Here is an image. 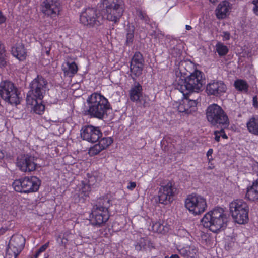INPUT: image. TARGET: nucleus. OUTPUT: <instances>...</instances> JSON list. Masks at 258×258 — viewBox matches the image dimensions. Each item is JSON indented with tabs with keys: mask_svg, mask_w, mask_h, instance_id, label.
I'll list each match as a JSON object with an SVG mask.
<instances>
[{
	"mask_svg": "<svg viewBox=\"0 0 258 258\" xmlns=\"http://www.w3.org/2000/svg\"><path fill=\"white\" fill-rule=\"evenodd\" d=\"M228 218L222 208H217L206 213L201 220L202 225L214 233L227 227Z\"/></svg>",
	"mask_w": 258,
	"mask_h": 258,
	"instance_id": "nucleus-1",
	"label": "nucleus"
},
{
	"mask_svg": "<svg viewBox=\"0 0 258 258\" xmlns=\"http://www.w3.org/2000/svg\"><path fill=\"white\" fill-rule=\"evenodd\" d=\"M110 200L108 197L100 198L93 206L90 215V221L92 225L98 227L103 225L108 220V209L111 205Z\"/></svg>",
	"mask_w": 258,
	"mask_h": 258,
	"instance_id": "nucleus-2",
	"label": "nucleus"
},
{
	"mask_svg": "<svg viewBox=\"0 0 258 258\" xmlns=\"http://www.w3.org/2000/svg\"><path fill=\"white\" fill-rule=\"evenodd\" d=\"M89 105L88 113L93 117L102 119L110 108L108 100L97 93H92L87 99Z\"/></svg>",
	"mask_w": 258,
	"mask_h": 258,
	"instance_id": "nucleus-3",
	"label": "nucleus"
},
{
	"mask_svg": "<svg viewBox=\"0 0 258 258\" xmlns=\"http://www.w3.org/2000/svg\"><path fill=\"white\" fill-rule=\"evenodd\" d=\"M206 117L211 125L216 127H228L229 121L223 109L217 104L210 105L207 108Z\"/></svg>",
	"mask_w": 258,
	"mask_h": 258,
	"instance_id": "nucleus-4",
	"label": "nucleus"
},
{
	"mask_svg": "<svg viewBox=\"0 0 258 258\" xmlns=\"http://www.w3.org/2000/svg\"><path fill=\"white\" fill-rule=\"evenodd\" d=\"M190 73V75L185 78L182 84H179L177 87V89L183 95L193 92H198L203 84V73L201 71L195 70L193 73Z\"/></svg>",
	"mask_w": 258,
	"mask_h": 258,
	"instance_id": "nucleus-5",
	"label": "nucleus"
},
{
	"mask_svg": "<svg viewBox=\"0 0 258 258\" xmlns=\"http://www.w3.org/2000/svg\"><path fill=\"white\" fill-rule=\"evenodd\" d=\"M103 5L105 9L102 13L106 19L115 23L118 21L124 11L122 0H104Z\"/></svg>",
	"mask_w": 258,
	"mask_h": 258,
	"instance_id": "nucleus-6",
	"label": "nucleus"
},
{
	"mask_svg": "<svg viewBox=\"0 0 258 258\" xmlns=\"http://www.w3.org/2000/svg\"><path fill=\"white\" fill-rule=\"evenodd\" d=\"M230 211L235 222L244 224L248 220L249 207L242 200L232 201L229 205Z\"/></svg>",
	"mask_w": 258,
	"mask_h": 258,
	"instance_id": "nucleus-7",
	"label": "nucleus"
},
{
	"mask_svg": "<svg viewBox=\"0 0 258 258\" xmlns=\"http://www.w3.org/2000/svg\"><path fill=\"white\" fill-rule=\"evenodd\" d=\"M0 96L6 102L12 105L20 103L19 93L13 83L4 80L0 83Z\"/></svg>",
	"mask_w": 258,
	"mask_h": 258,
	"instance_id": "nucleus-8",
	"label": "nucleus"
},
{
	"mask_svg": "<svg viewBox=\"0 0 258 258\" xmlns=\"http://www.w3.org/2000/svg\"><path fill=\"white\" fill-rule=\"evenodd\" d=\"M40 185V181L36 176L25 177L15 180L13 183L15 191L24 193L36 192L38 190Z\"/></svg>",
	"mask_w": 258,
	"mask_h": 258,
	"instance_id": "nucleus-9",
	"label": "nucleus"
},
{
	"mask_svg": "<svg viewBox=\"0 0 258 258\" xmlns=\"http://www.w3.org/2000/svg\"><path fill=\"white\" fill-rule=\"evenodd\" d=\"M185 206L195 215L201 214L207 207L206 199L196 194H192L187 196L185 201Z\"/></svg>",
	"mask_w": 258,
	"mask_h": 258,
	"instance_id": "nucleus-10",
	"label": "nucleus"
},
{
	"mask_svg": "<svg viewBox=\"0 0 258 258\" xmlns=\"http://www.w3.org/2000/svg\"><path fill=\"white\" fill-rule=\"evenodd\" d=\"M47 82L43 77L38 76L31 83L30 90L27 96V101L29 102L33 99L41 100L45 92Z\"/></svg>",
	"mask_w": 258,
	"mask_h": 258,
	"instance_id": "nucleus-11",
	"label": "nucleus"
},
{
	"mask_svg": "<svg viewBox=\"0 0 258 258\" xmlns=\"http://www.w3.org/2000/svg\"><path fill=\"white\" fill-rule=\"evenodd\" d=\"M80 21L83 25L89 27L98 26L102 23V17L96 9L88 8L81 13Z\"/></svg>",
	"mask_w": 258,
	"mask_h": 258,
	"instance_id": "nucleus-12",
	"label": "nucleus"
},
{
	"mask_svg": "<svg viewBox=\"0 0 258 258\" xmlns=\"http://www.w3.org/2000/svg\"><path fill=\"white\" fill-rule=\"evenodd\" d=\"M25 239L21 235H13L9 242L5 258H17L23 249Z\"/></svg>",
	"mask_w": 258,
	"mask_h": 258,
	"instance_id": "nucleus-13",
	"label": "nucleus"
},
{
	"mask_svg": "<svg viewBox=\"0 0 258 258\" xmlns=\"http://www.w3.org/2000/svg\"><path fill=\"white\" fill-rule=\"evenodd\" d=\"M183 96L182 99L176 102L175 105L179 112L187 115L190 114L196 110L198 98L192 97L191 94L189 93Z\"/></svg>",
	"mask_w": 258,
	"mask_h": 258,
	"instance_id": "nucleus-14",
	"label": "nucleus"
},
{
	"mask_svg": "<svg viewBox=\"0 0 258 258\" xmlns=\"http://www.w3.org/2000/svg\"><path fill=\"white\" fill-rule=\"evenodd\" d=\"M176 191L175 183L169 181L165 185H162L158 191V200L161 204L167 205L172 202Z\"/></svg>",
	"mask_w": 258,
	"mask_h": 258,
	"instance_id": "nucleus-15",
	"label": "nucleus"
},
{
	"mask_svg": "<svg viewBox=\"0 0 258 258\" xmlns=\"http://www.w3.org/2000/svg\"><path fill=\"white\" fill-rule=\"evenodd\" d=\"M40 9L45 16L54 18L59 14L60 3L59 0H43L40 4Z\"/></svg>",
	"mask_w": 258,
	"mask_h": 258,
	"instance_id": "nucleus-16",
	"label": "nucleus"
},
{
	"mask_svg": "<svg viewBox=\"0 0 258 258\" xmlns=\"http://www.w3.org/2000/svg\"><path fill=\"white\" fill-rule=\"evenodd\" d=\"M102 133L99 127L92 125L83 126L81 130V136L84 140L89 142L95 143L102 136Z\"/></svg>",
	"mask_w": 258,
	"mask_h": 258,
	"instance_id": "nucleus-17",
	"label": "nucleus"
},
{
	"mask_svg": "<svg viewBox=\"0 0 258 258\" xmlns=\"http://www.w3.org/2000/svg\"><path fill=\"white\" fill-rule=\"evenodd\" d=\"M17 166L23 172L34 171L37 166L36 158L28 155L18 157Z\"/></svg>",
	"mask_w": 258,
	"mask_h": 258,
	"instance_id": "nucleus-18",
	"label": "nucleus"
},
{
	"mask_svg": "<svg viewBox=\"0 0 258 258\" xmlns=\"http://www.w3.org/2000/svg\"><path fill=\"white\" fill-rule=\"evenodd\" d=\"M227 87L222 81H213L207 84L206 92L208 95L221 96L226 91Z\"/></svg>",
	"mask_w": 258,
	"mask_h": 258,
	"instance_id": "nucleus-19",
	"label": "nucleus"
},
{
	"mask_svg": "<svg viewBox=\"0 0 258 258\" xmlns=\"http://www.w3.org/2000/svg\"><path fill=\"white\" fill-rule=\"evenodd\" d=\"M231 9V5L228 1L221 2L215 10L217 18L219 19L225 18L229 14Z\"/></svg>",
	"mask_w": 258,
	"mask_h": 258,
	"instance_id": "nucleus-20",
	"label": "nucleus"
},
{
	"mask_svg": "<svg viewBox=\"0 0 258 258\" xmlns=\"http://www.w3.org/2000/svg\"><path fill=\"white\" fill-rule=\"evenodd\" d=\"M142 87L139 83L135 82L133 85L130 91V97L131 100L133 102H137L140 100V98L142 97Z\"/></svg>",
	"mask_w": 258,
	"mask_h": 258,
	"instance_id": "nucleus-21",
	"label": "nucleus"
},
{
	"mask_svg": "<svg viewBox=\"0 0 258 258\" xmlns=\"http://www.w3.org/2000/svg\"><path fill=\"white\" fill-rule=\"evenodd\" d=\"M245 196L250 201L258 200V179L253 183L252 186L247 188Z\"/></svg>",
	"mask_w": 258,
	"mask_h": 258,
	"instance_id": "nucleus-22",
	"label": "nucleus"
},
{
	"mask_svg": "<svg viewBox=\"0 0 258 258\" xmlns=\"http://www.w3.org/2000/svg\"><path fill=\"white\" fill-rule=\"evenodd\" d=\"M248 132L254 135H258V117H251L246 123Z\"/></svg>",
	"mask_w": 258,
	"mask_h": 258,
	"instance_id": "nucleus-23",
	"label": "nucleus"
},
{
	"mask_svg": "<svg viewBox=\"0 0 258 258\" xmlns=\"http://www.w3.org/2000/svg\"><path fill=\"white\" fill-rule=\"evenodd\" d=\"M66 66H63V71L68 75L72 76L78 71V67L75 62H67Z\"/></svg>",
	"mask_w": 258,
	"mask_h": 258,
	"instance_id": "nucleus-24",
	"label": "nucleus"
},
{
	"mask_svg": "<svg viewBox=\"0 0 258 258\" xmlns=\"http://www.w3.org/2000/svg\"><path fill=\"white\" fill-rule=\"evenodd\" d=\"M88 183L89 186L99 183L102 180V175L97 172L87 174Z\"/></svg>",
	"mask_w": 258,
	"mask_h": 258,
	"instance_id": "nucleus-25",
	"label": "nucleus"
},
{
	"mask_svg": "<svg viewBox=\"0 0 258 258\" xmlns=\"http://www.w3.org/2000/svg\"><path fill=\"white\" fill-rule=\"evenodd\" d=\"M143 67V66H140L131 63L130 71L132 73L131 77L133 80H136L137 77L140 76L142 74Z\"/></svg>",
	"mask_w": 258,
	"mask_h": 258,
	"instance_id": "nucleus-26",
	"label": "nucleus"
},
{
	"mask_svg": "<svg viewBox=\"0 0 258 258\" xmlns=\"http://www.w3.org/2000/svg\"><path fill=\"white\" fill-rule=\"evenodd\" d=\"M37 99H33V100H31L30 101L28 102V103L34 105L33 111L36 113L41 114L45 110V106L42 104L41 102L38 103Z\"/></svg>",
	"mask_w": 258,
	"mask_h": 258,
	"instance_id": "nucleus-27",
	"label": "nucleus"
},
{
	"mask_svg": "<svg viewBox=\"0 0 258 258\" xmlns=\"http://www.w3.org/2000/svg\"><path fill=\"white\" fill-rule=\"evenodd\" d=\"M13 51V54L20 60H24L26 56V52L23 46L18 45Z\"/></svg>",
	"mask_w": 258,
	"mask_h": 258,
	"instance_id": "nucleus-28",
	"label": "nucleus"
},
{
	"mask_svg": "<svg viewBox=\"0 0 258 258\" xmlns=\"http://www.w3.org/2000/svg\"><path fill=\"white\" fill-rule=\"evenodd\" d=\"M234 86L238 91L244 92H247L249 87L247 83L242 79L236 80L234 82Z\"/></svg>",
	"mask_w": 258,
	"mask_h": 258,
	"instance_id": "nucleus-29",
	"label": "nucleus"
},
{
	"mask_svg": "<svg viewBox=\"0 0 258 258\" xmlns=\"http://www.w3.org/2000/svg\"><path fill=\"white\" fill-rule=\"evenodd\" d=\"M135 28L133 25L127 26V33L126 34V44L130 45L132 44L134 38Z\"/></svg>",
	"mask_w": 258,
	"mask_h": 258,
	"instance_id": "nucleus-30",
	"label": "nucleus"
},
{
	"mask_svg": "<svg viewBox=\"0 0 258 258\" xmlns=\"http://www.w3.org/2000/svg\"><path fill=\"white\" fill-rule=\"evenodd\" d=\"M131 63L144 66V59L142 54L139 52H136L132 58Z\"/></svg>",
	"mask_w": 258,
	"mask_h": 258,
	"instance_id": "nucleus-31",
	"label": "nucleus"
},
{
	"mask_svg": "<svg viewBox=\"0 0 258 258\" xmlns=\"http://www.w3.org/2000/svg\"><path fill=\"white\" fill-rule=\"evenodd\" d=\"M197 250L193 247H186L181 250V253L184 255L193 258L197 256Z\"/></svg>",
	"mask_w": 258,
	"mask_h": 258,
	"instance_id": "nucleus-32",
	"label": "nucleus"
},
{
	"mask_svg": "<svg viewBox=\"0 0 258 258\" xmlns=\"http://www.w3.org/2000/svg\"><path fill=\"white\" fill-rule=\"evenodd\" d=\"M216 49L220 56H225L228 52L227 47L221 42H218L216 45Z\"/></svg>",
	"mask_w": 258,
	"mask_h": 258,
	"instance_id": "nucleus-33",
	"label": "nucleus"
},
{
	"mask_svg": "<svg viewBox=\"0 0 258 258\" xmlns=\"http://www.w3.org/2000/svg\"><path fill=\"white\" fill-rule=\"evenodd\" d=\"M152 230L154 232L159 233H165L167 232V227H165L160 222H156L152 225Z\"/></svg>",
	"mask_w": 258,
	"mask_h": 258,
	"instance_id": "nucleus-34",
	"label": "nucleus"
},
{
	"mask_svg": "<svg viewBox=\"0 0 258 258\" xmlns=\"http://www.w3.org/2000/svg\"><path fill=\"white\" fill-rule=\"evenodd\" d=\"M113 142V140L110 137H104L99 141V144L102 149L104 150L110 145Z\"/></svg>",
	"mask_w": 258,
	"mask_h": 258,
	"instance_id": "nucleus-35",
	"label": "nucleus"
},
{
	"mask_svg": "<svg viewBox=\"0 0 258 258\" xmlns=\"http://www.w3.org/2000/svg\"><path fill=\"white\" fill-rule=\"evenodd\" d=\"M7 64L5 57V49L3 44L0 41V68L4 67Z\"/></svg>",
	"mask_w": 258,
	"mask_h": 258,
	"instance_id": "nucleus-36",
	"label": "nucleus"
},
{
	"mask_svg": "<svg viewBox=\"0 0 258 258\" xmlns=\"http://www.w3.org/2000/svg\"><path fill=\"white\" fill-rule=\"evenodd\" d=\"M102 150H103V149L100 146V145L97 144L90 148L88 153L90 156H93L97 155Z\"/></svg>",
	"mask_w": 258,
	"mask_h": 258,
	"instance_id": "nucleus-37",
	"label": "nucleus"
},
{
	"mask_svg": "<svg viewBox=\"0 0 258 258\" xmlns=\"http://www.w3.org/2000/svg\"><path fill=\"white\" fill-rule=\"evenodd\" d=\"M82 186L81 188L80 189V194L79 196H81L82 197H87L88 196L89 191H90V186L88 184H84V183H82Z\"/></svg>",
	"mask_w": 258,
	"mask_h": 258,
	"instance_id": "nucleus-38",
	"label": "nucleus"
},
{
	"mask_svg": "<svg viewBox=\"0 0 258 258\" xmlns=\"http://www.w3.org/2000/svg\"><path fill=\"white\" fill-rule=\"evenodd\" d=\"M137 14L138 16L140 18V19L144 21L145 23H149V18L144 12L140 10H138L137 11Z\"/></svg>",
	"mask_w": 258,
	"mask_h": 258,
	"instance_id": "nucleus-39",
	"label": "nucleus"
},
{
	"mask_svg": "<svg viewBox=\"0 0 258 258\" xmlns=\"http://www.w3.org/2000/svg\"><path fill=\"white\" fill-rule=\"evenodd\" d=\"M139 103L140 105H142L144 107H146L149 105V99L148 97L144 95H142V97L140 98V100L137 102Z\"/></svg>",
	"mask_w": 258,
	"mask_h": 258,
	"instance_id": "nucleus-40",
	"label": "nucleus"
},
{
	"mask_svg": "<svg viewBox=\"0 0 258 258\" xmlns=\"http://www.w3.org/2000/svg\"><path fill=\"white\" fill-rule=\"evenodd\" d=\"M145 239L144 238H141L140 242H139V246H136V248L138 250H141L142 247L144 248V247L146 246V242H145Z\"/></svg>",
	"mask_w": 258,
	"mask_h": 258,
	"instance_id": "nucleus-41",
	"label": "nucleus"
},
{
	"mask_svg": "<svg viewBox=\"0 0 258 258\" xmlns=\"http://www.w3.org/2000/svg\"><path fill=\"white\" fill-rule=\"evenodd\" d=\"M252 3L254 6L253 11L256 15H258V0H253Z\"/></svg>",
	"mask_w": 258,
	"mask_h": 258,
	"instance_id": "nucleus-42",
	"label": "nucleus"
},
{
	"mask_svg": "<svg viewBox=\"0 0 258 258\" xmlns=\"http://www.w3.org/2000/svg\"><path fill=\"white\" fill-rule=\"evenodd\" d=\"M49 243V242H48L46 243L44 245L41 246L39 248V249L37 250L38 253H39L40 254L41 252L44 251L47 248V247H48Z\"/></svg>",
	"mask_w": 258,
	"mask_h": 258,
	"instance_id": "nucleus-43",
	"label": "nucleus"
},
{
	"mask_svg": "<svg viewBox=\"0 0 258 258\" xmlns=\"http://www.w3.org/2000/svg\"><path fill=\"white\" fill-rule=\"evenodd\" d=\"M221 130L219 131V134L220 135V137H222L224 139H227L228 137L227 135L225 134L224 132V128H226V127H220Z\"/></svg>",
	"mask_w": 258,
	"mask_h": 258,
	"instance_id": "nucleus-44",
	"label": "nucleus"
},
{
	"mask_svg": "<svg viewBox=\"0 0 258 258\" xmlns=\"http://www.w3.org/2000/svg\"><path fill=\"white\" fill-rule=\"evenodd\" d=\"M136 186V183L135 182H130L127 186V188L130 190H133Z\"/></svg>",
	"mask_w": 258,
	"mask_h": 258,
	"instance_id": "nucleus-45",
	"label": "nucleus"
},
{
	"mask_svg": "<svg viewBox=\"0 0 258 258\" xmlns=\"http://www.w3.org/2000/svg\"><path fill=\"white\" fill-rule=\"evenodd\" d=\"M185 64H186L185 62H182L180 64L179 68L181 73H182V74H184V75H186V73L183 71V69H186Z\"/></svg>",
	"mask_w": 258,
	"mask_h": 258,
	"instance_id": "nucleus-46",
	"label": "nucleus"
},
{
	"mask_svg": "<svg viewBox=\"0 0 258 258\" xmlns=\"http://www.w3.org/2000/svg\"><path fill=\"white\" fill-rule=\"evenodd\" d=\"M222 36L224 40H228L230 38V33L228 32H223Z\"/></svg>",
	"mask_w": 258,
	"mask_h": 258,
	"instance_id": "nucleus-47",
	"label": "nucleus"
},
{
	"mask_svg": "<svg viewBox=\"0 0 258 258\" xmlns=\"http://www.w3.org/2000/svg\"><path fill=\"white\" fill-rule=\"evenodd\" d=\"M214 135H215V139L217 142H219L220 141V135L219 134L218 131H215L214 132Z\"/></svg>",
	"mask_w": 258,
	"mask_h": 258,
	"instance_id": "nucleus-48",
	"label": "nucleus"
},
{
	"mask_svg": "<svg viewBox=\"0 0 258 258\" xmlns=\"http://www.w3.org/2000/svg\"><path fill=\"white\" fill-rule=\"evenodd\" d=\"M253 105L255 107H258V101L256 96L253 97Z\"/></svg>",
	"mask_w": 258,
	"mask_h": 258,
	"instance_id": "nucleus-49",
	"label": "nucleus"
},
{
	"mask_svg": "<svg viewBox=\"0 0 258 258\" xmlns=\"http://www.w3.org/2000/svg\"><path fill=\"white\" fill-rule=\"evenodd\" d=\"M5 21V17L2 14V12L0 11V24L3 23H4Z\"/></svg>",
	"mask_w": 258,
	"mask_h": 258,
	"instance_id": "nucleus-50",
	"label": "nucleus"
},
{
	"mask_svg": "<svg viewBox=\"0 0 258 258\" xmlns=\"http://www.w3.org/2000/svg\"><path fill=\"white\" fill-rule=\"evenodd\" d=\"M212 153H213V149H210L207 153V156L208 158H209V156H211Z\"/></svg>",
	"mask_w": 258,
	"mask_h": 258,
	"instance_id": "nucleus-51",
	"label": "nucleus"
},
{
	"mask_svg": "<svg viewBox=\"0 0 258 258\" xmlns=\"http://www.w3.org/2000/svg\"><path fill=\"white\" fill-rule=\"evenodd\" d=\"M40 254L38 251L36 252V253L31 257V258H37L39 255Z\"/></svg>",
	"mask_w": 258,
	"mask_h": 258,
	"instance_id": "nucleus-52",
	"label": "nucleus"
},
{
	"mask_svg": "<svg viewBox=\"0 0 258 258\" xmlns=\"http://www.w3.org/2000/svg\"><path fill=\"white\" fill-rule=\"evenodd\" d=\"M169 258H179L177 254H172Z\"/></svg>",
	"mask_w": 258,
	"mask_h": 258,
	"instance_id": "nucleus-53",
	"label": "nucleus"
},
{
	"mask_svg": "<svg viewBox=\"0 0 258 258\" xmlns=\"http://www.w3.org/2000/svg\"><path fill=\"white\" fill-rule=\"evenodd\" d=\"M6 232V229L5 228H2L0 229V233L1 234H3Z\"/></svg>",
	"mask_w": 258,
	"mask_h": 258,
	"instance_id": "nucleus-54",
	"label": "nucleus"
},
{
	"mask_svg": "<svg viewBox=\"0 0 258 258\" xmlns=\"http://www.w3.org/2000/svg\"><path fill=\"white\" fill-rule=\"evenodd\" d=\"M191 27L189 25H186V29L187 30H189L190 29H191Z\"/></svg>",
	"mask_w": 258,
	"mask_h": 258,
	"instance_id": "nucleus-55",
	"label": "nucleus"
},
{
	"mask_svg": "<svg viewBox=\"0 0 258 258\" xmlns=\"http://www.w3.org/2000/svg\"><path fill=\"white\" fill-rule=\"evenodd\" d=\"M175 42H176V43H178L179 41L177 40H173L171 41V42L173 43V44H175Z\"/></svg>",
	"mask_w": 258,
	"mask_h": 258,
	"instance_id": "nucleus-56",
	"label": "nucleus"
},
{
	"mask_svg": "<svg viewBox=\"0 0 258 258\" xmlns=\"http://www.w3.org/2000/svg\"><path fill=\"white\" fill-rule=\"evenodd\" d=\"M4 155L2 152H0V159H2L4 157Z\"/></svg>",
	"mask_w": 258,
	"mask_h": 258,
	"instance_id": "nucleus-57",
	"label": "nucleus"
},
{
	"mask_svg": "<svg viewBox=\"0 0 258 258\" xmlns=\"http://www.w3.org/2000/svg\"><path fill=\"white\" fill-rule=\"evenodd\" d=\"M49 51H50V48H48V50H47V49H46V53H47V54H49Z\"/></svg>",
	"mask_w": 258,
	"mask_h": 258,
	"instance_id": "nucleus-58",
	"label": "nucleus"
},
{
	"mask_svg": "<svg viewBox=\"0 0 258 258\" xmlns=\"http://www.w3.org/2000/svg\"><path fill=\"white\" fill-rule=\"evenodd\" d=\"M0 258H5V257H3V256L0 254Z\"/></svg>",
	"mask_w": 258,
	"mask_h": 258,
	"instance_id": "nucleus-59",
	"label": "nucleus"
},
{
	"mask_svg": "<svg viewBox=\"0 0 258 258\" xmlns=\"http://www.w3.org/2000/svg\"><path fill=\"white\" fill-rule=\"evenodd\" d=\"M165 258H167V256H166V257H165Z\"/></svg>",
	"mask_w": 258,
	"mask_h": 258,
	"instance_id": "nucleus-60",
	"label": "nucleus"
}]
</instances>
